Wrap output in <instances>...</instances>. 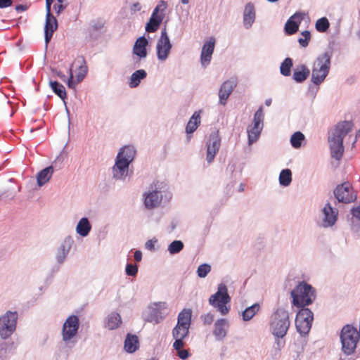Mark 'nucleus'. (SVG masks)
<instances>
[{"instance_id":"obj_1","label":"nucleus","mask_w":360,"mask_h":360,"mask_svg":"<svg viewBox=\"0 0 360 360\" xmlns=\"http://www.w3.org/2000/svg\"><path fill=\"white\" fill-rule=\"evenodd\" d=\"M354 124L351 121H342L338 122L331 130L328 136V143L331 151V155L336 160H340L343 155V139L346 138V143H351L353 147L358 139L359 131L352 136L349 133L352 131Z\"/></svg>"},{"instance_id":"obj_2","label":"nucleus","mask_w":360,"mask_h":360,"mask_svg":"<svg viewBox=\"0 0 360 360\" xmlns=\"http://www.w3.org/2000/svg\"><path fill=\"white\" fill-rule=\"evenodd\" d=\"M192 311L184 309L178 315L177 323L172 330V336L175 339L173 343L174 349L183 348L184 339L188 337L191 323Z\"/></svg>"},{"instance_id":"obj_3","label":"nucleus","mask_w":360,"mask_h":360,"mask_svg":"<svg viewBox=\"0 0 360 360\" xmlns=\"http://www.w3.org/2000/svg\"><path fill=\"white\" fill-rule=\"evenodd\" d=\"M292 304L297 307H305L316 299L315 290L305 282H300L292 291Z\"/></svg>"},{"instance_id":"obj_4","label":"nucleus","mask_w":360,"mask_h":360,"mask_svg":"<svg viewBox=\"0 0 360 360\" xmlns=\"http://www.w3.org/2000/svg\"><path fill=\"white\" fill-rule=\"evenodd\" d=\"M360 339V333L356 328L351 325L345 326L340 334L342 349L347 355L352 354L356 348Z\"/></svg>"},{"instance_id":"obj_5","label":"nucleus","mask_w":360,"mask_h":360,"mask_svg":"<svg viewBox=\"0 0 360 360\" xmlns=\"http://www.w3.org/2000/svg\"><path fill=\"white\" fill-rule=\"evenodd\" d=\"M330 68V56L328 53L320 55L314 63L311 82L318 85L323 82Z\"/></svg>"},{"instance_id":"obj_6","label":"nucleus","mask_w":360,"mask_h":360,"mask_svg":"<svg viewBox=\"0 0 360 360\" xmlns=\"http://www.w3.org/2000/svg\"><path fill=\"white\" fill-rule=\"evenodd\" d=\"M290 324L288 312L283 309H277L271 323L272 334L278 338H283L287 333Z\"/></svg>"},{"instance_id":"obj_7","label":"nucleus","mask_w":360,"mask_h":360,"mask_svg":"<svg viewBox=\"0 0 360 360\" xmlns=\"http://www.w3.org/2000/svg\"><path fill=\"white\" fill-rule=\"evenodd\" d=\"M231 302V297L228 294L226 285L221 283L218 286L217 292L211 295L209 303L222 314L226 315L229 313L230 307L226 304Z\"/></svg>"},{"instance_id":"obj_8","label":"nucleus","mask_w":360,"mask_h":360,"mask_svg":"<svg viewBox=\"0 0 360 360\" xmlns=\"http://www.w3.org/2000/svg\"><path fill=\"white\" fill-rule=\"evenodd\" d=\"M297 314L295 319V326L297 330L302 335L307 334L311 328L314 320L312 311L306 307H301Z\"/></svg>"},{"instance_id":"obj_9","label":"nucleus","mask_w":360,"mask_h":360,"mask_svg":"<svg viewBox=\"0 0 360 360\" xmlns=\"http://www.w3.org/2000/svg\"><path fill=\"white\" fill-rule=\"evenodd\" d=\"M18 314L15 311H8L0 317V336L6 339L11 335L16 328Z\"/></svg>"},{"instance_id":"obj_10","label":"nucleus","mask_w":360,"mask_h":360,"mask_svg":"<svg viewBox=\"0 0 360 360\" xmlns=\"http://www.w3.org/2000/svg\"><path fill=\"white\" fill-rule=\"evenodd\" d=\"M263 108L261 106L255 113L253 124L248 127V142L252 144L259 139L263 128Z\"/></svg>"},{"instance_id":"obj_11","label":"nucleus","mask_w":360,"mask_h":360,"mask_svg":"<svg viewBox=\"0 0 360 360\" xmlns=\"http://www.w3.org/2000/svg\"><path fill=\"white\" fill-rule=\"evenodd\" d=\"M79 320L77 316L71 315L65 321L62 328L63 340L70 342L77 333Z\"/></svg>"},{"instance_id":"obj_12","label":"nucleus","mask_w":360,"mask_h":360,"mask_svg":"<svg viewBox=\"0 0 360 360\" xmlns=\"http://www.w3.org/2000/svg\"><path fill=\"white\" fill-rule=\"evenodd\" d=\"M167 8V4L164 1H160L158 5L155 8L149 22L146 26V30L148 32H154L157 31L162 23L164 18L162 12Z\"/></svg>"},{"instance_id":"obj_13","label":"nucleus","mask_w":360,"mask_h":360,"mask_svg":"<svg viewBox=\"0 0 360 360\" xmlns=\"http://www.w3.org/2000/svg\"><path fill=\"white\" fill-rule=\"evenodd\" d=\"M334 195L338 202L344 203H349L356 199V195L348 182L338 185L334 190Z\"/></svg>"},{"instance_id":"obj_14","label":"nucleus","mask_w":360,"mask_h":360,"mask_svg":"<svg viewBox=\"0 0 360 360\" xmlns=\"http://www.w3.org/2000/svg\"><path fill=\"white\" fill-rule=\"evenodd\" d=\"M171 49L172 44L166 28H164L161 32L160 38L158 39L156 46L158 58L162 61L165 60L170 53Z\"/></svg>"},{"instance_id":"obj_15","label":"nucleus","mask_w":360,"mask_h":360,"mask_svg":"<svg viewBox=\"0 0 360 360\" xmlns=\"http://www.w3.org/2000/svg\"><path fill=\"white\" fill-rule=\"evenodd\" d=\"M120 158L121 154H117L112 167V174L115 179L122 180L127 176L129 164Z\"/></svg>"},{"instance_id":"obj_16","label":"nucleus","mask_w":360,"mask_h":360,"mask_svg":"<svg viewBox=\"0 0 360 360\" xmlns=\"http://www.w3.org/2000/svg\"><path fill=\"white\" fill-rule=\"evenodd\" d=\"M221 146V139L217 134H212L210 136L209 141L207 144V155L206 160L208 163L212 162L216 154L219 150Z\"/></svg>"},{"instance_id":"obj_17","label":"nucleus","mask_w":360,"mask_h":360,"mask_svg":"<svg viewBox=\"0 0 360 360\" xmlns=\"http://www.w3.org/2000/svg\"><path fill=\"white\" fill-rule=\"evenodd\" d=\"M84 61L82 60V63H81L77 70L76 75L74 76L72 68L69 70V79L68 81V86L70 88H75L77 84L81 82L87 73V67L84 64Z\"/></svg>"},{"instance_id":"obj_18","label":"nucleus","mask_w":360,"mask_h":360,"mask_svg":"<svg viewBox=\"0 0 360 360\" xmlns=\"http://www.w3.org/2000/svg\"><path fill=\"white\" fill-rule=\"evenodd\" d=\"M58 24L56 18L51 14V8L46 10V18L45 25V42L47 46L51 41L53 32L57 30Z\"/></svg>"},{"instance_id":"obj_19","label":"nucleus","mask_w":360,"mask_h":360,"mask_svg":"<svg viewBox=\"0 0 360 360\" xmlns=\"http://www.w3.org/2000/svg\"><path fill=\"white\" fill-rule=\"evenodd\" d=\"M237 82L234 79L225 81L221 86L219 91V103L221 105H225L226 101L233 91V89L236 86Z\"/></svg>"},{"instance_id":"obj_20","label":"nucleus","mask_w":360,"mask_h":360,"mask_svg":"<svg viewBox=\"0 0 360 360\" xmlns=\"http://www.w3.org/2000/svg\"><path fill=\"white\" fill-rule=\"evenodd\" d=\"M214 46L215 39L213 37H211L208 41L204 44L200 55V60L203 66H207L210 63Z\"/></svg>"},{"instance_id":"obj_21","label":"nucleus","mask_w":360,"mask_h":360,"mask_svg":"<svg viewBox=\"0 0 360 360\" xmlns=\"http://www.w3.org/2000/svg\"><path fill=\"white\" fill-rule=\"evenodd\" d=\"M324 217L323 226L324 227L331 226L337 221L338 211L333 209L330 203H327L323 209Z\"/></svg>"},{"instance_id":"obj_22","label":"nucleus","mask_w":360,"mask_h":360,"mask_svg":"<svg viewBox=\"0 0 360 360\" xmlns=\"http://www.w3.org/2000/svg\"><path fill=\"white\" fill-rule=\"evenodd\" d=\"M304 14L296 13L290 17L285 25V31L288 34H293L298 31L299 23Z\"/></svg>"},{"instance_id":"obj_23","label":"nucleus","mask_w":360,"mask_h":360,"mask_svg":"<svg viewBox=\"0 0 360 360\" xmlns=\"http://www.w3.org/2000/svg\"><path fill=\"white\" fill-rule=\"evenodd\" d=\"M151 308L150 314L147 316V321L157 324L164 319V314L160 311L163 307L165 308V303H154Z\"/></svg>"},{"instance_id":"obj_24","label":"nucleus","mask_w":360,"mask_h":360,"mask_svg":"<svg viewBox=\"0 0 360 360\" xmlns=\"http://www.w3.org/2000/svg\"><path fill=\"white\" fill-rule=\"evenodd\" d=\"M255 20V9L252 3H248L243 12V25L247 28L251 27Z\"/></svg>"},{"instance_id":"obj_25","label":"nucleus","mask_w":360,"mask_h":360,"mask_svg":"<svg viewBox=\"0 0 360 360\" xmlns=\"http://www.w3.org/2000/svg\"><path fill=\"white\" fill-rule=\"evenodd\" d=\"M229 328V323L226 319H218L214 323V328L213 334L217 340H222L226 335L227 329Z\"/></svg>"},{"instance_id":"obj_26","label":"nucleus","mask_w":360,"mask_h":360,"mask_svg":"<svg viewBox=\"0 0 360 360\" xmlns=\"http://www.w3.org/2000/svg\"><path fill=\"white\" fill-rule=\"evenodd\" d=\"M162 200L160 192L155 190L146 194L145 205L147 208L152 209L160 205Z\"/></svg>"},{"instance_id":"obj_27","label":"nucleus","mask_w":360,"mask_h":360,"mask_svg":"<svg viewBox=\"0 0 360 360\" xmlns=\"http://www.w3.org/2000/svg\"><path fill=\"white\" fill-rule=\"evenodd\" d=\"M147 45L148 41L144 37H141L137 39L133 48L134 54L141 58L146 57L147 51L146 47Z\"/></svg>"},{"instance_id":"obj_28","label":"nucleus","mask_w":360,"mask_h":360,"mask_svg":"<svg viewBox=\"0 0 360 360\" xmlns=\"http://www.w3.org/2000/svg\"><path fill=\"white\" fill-rule=\"evenodd\" d=\"M139 339L136 335L128 334L124 341V349L129 353H133L138 349Z\"/></svg>"},{"instance_id":"obj_29","label":"nucleus","mask_w":360,"mask_h":360,"mask_svg":"<svg viewBox=\"0 0 360 360\" xmlns=\"http://www.w3.org/2000/svg\"><path fill=\"white\" fill-rule=\"evenodd\" d=\"M122 323V319L120 314L112 312L110 314L106 319L105 327L110 330H114L119 327Z\"/></svg>"},{"instance_id":"obj_30","label":"nucleus","mask_w":360,"mask_h":360,"mask_svg":"<svg viewBox=\"0 0 360 360\" xmlns=\"http://www.w3.org/2000/svg\"><path fill=\"white\" fill-rule=\"evenodd\" d=\"M117 154H121V159L130 164L136 155V150L133 146H127L122 148Z\"/></svg>"},{"instance_id":"obj_31","label":"nucleus","mask_w":360,"mask_h":360,"mask_svg":"<svg viewBox=\"0 0 360 360\" xmlns=\"http://www.w3.org/2000/svg\"><path fill=\"white\" fill-rule=\"evenodd\" d=\"M147 73L143 69L135 71L134 73H132L130 77V82L129 83V86L131 88L137 87L139 85L141 80L145 79Z\"/></svg>"},{"instance_id":"obj_32","label":"nucleus","mask_w":360,"mask_h":360,"mask_svg":"<svg viewBox=\"0 0 360 360\" xmlns=\"http://www.w3.org/2000/svg\"><path fill=\"white\" fill-rule=\"evenodd\" d=\"M200 124V115L199 112H195L192 117L190 118L186 127V131L187 134H192L194 132Z\"/></svg>"},{"instance_id":"obj_33","label":"nucleus","mask_w":360,"mask_h":360,"mask_svg":"<svg viewBox=\"0 0 360 360\" xmlns=\"http://www.w3.org/2000/svg\"><path fill=\"white\" fill-rule=\"evenodd\" d=\"M53 172V167L50 166L42 169L37 175V183L39 186H42L47 183Z\"/></svg>"},{"instance_id":"obj_34","label":"nucleus","mask_w":360,"mask_h":360,"mask_svg":"<svg viewBox=\"0 0 360 360\" xmlns=\"http://www.w3.org/2000/svg\"><path fill=\"white\" fill-rule=\"evenodd\" d=\"M309 70L305 65H302L294 71L292 77L297 82H302L309 77Z\"/></svg>"},{"instance_id":"obj_35","label":"nucleus","mask_w":360,"mask_h":360,"mask_svg":"<svg viewBox=\"0 0 360 360\" xmlns=\"http://www.w3.org/2000/svg\"><path fill=\"white\" fill-rule=\"evenodd\" d=\"M77 232L82 236H86L90 230L91 225L87 218H82L78 222L76 228Z\"/></svg>"},{"instance_id":"obj_36","label":"nucleus","mask_w":360,"mask_h":360,"mask_svg":"<svg viewBox=\"0 0 360 360\" xmlns=\"http://www.w3.org/2000/svg\"><path fill=\"white\" fill-rule=\"evenodd\" d=\"M49 84L51 89L56 95H58L62 100H65L66 98L67 94L63 84L56 81H51Z\"/></svg>"},{"instance_id":"obj_37","label":"nucleus","mask_w":360,"mask_h":360,"mask_svg":"<svg viewBox=\"0 0 360 360\" xmlns=\"http://www.w3.org/2000/svg\"><path fill=\"white\" fill-rule=\"evenodd\" d=\"M292 181V172L290 169H283L279 175V183L283 186H288L290 185Z\"/></svg>"},{"instance_id":"obj_38","label":"nucleus","mask_w":360,"mask_h":360,"mask_svg":"<svg viewBox=\"0 0 360 360\" xmlns=\"http://www.w3.org/2000/svg\"><path fill=\"white\" fill-rule=\"evenodd\" d=\"M259 305L258 304H254L253 305L246 308L243 312V319L244 321L250 320L255 314L259 310Z\"/></svg>"},{"instance_id":"obj_39","label":"nucleus","mask_w":360,"mask_h":360,"mask_svg":"<svg viewBox=\"0 0 360 360\" xmlns=\"http://www.w3.org/2000/svg\"><path fill=\"white\" fill-rule=\"evenodd\" d=\"M304 139V134L300 131L295 132L290 139V143L292 146L295 148H298L302 145V141Z\"/></svg>"},{"instance_id":"obj_40","label":"nucleus","mask_w":360,"mask_h":360,"mask_svg":"<svg viewBox=\"0 0 360 360\" xmlns=\"http://www.w3.org/2000/svg\"><path fill=\"white\" fill-rule=\"evenodd\" d=\"M292 66V59L290 58H285L281 65V73L284 76H289L290 75V69Z\"/></svg>"},{"instance_id":"obj_41","label":"nucleus","mask_w":360,"mask_h":360,"mask_svg":"<svg viewBox=\"0 0 360 360\" xmlns=\"http://www.w3.org/2000/svg\"><path fill=\"white\" fill-rule=\"evenodd\" d=\"M330 23L326 17L319 18L316 22V29L319 32H324L329 28Z\"/></svg>"},{"instance_id":"obj_42","label":"nucleus","mask_w":360,"mask_h":360,"mask_svg":"<svg viewBox=\"0 0 360 360\" xmlns=\"http://www.w3.org/2000/svg\"><path fill=\"white\" fill-rule=\"evenodd\" d=\"M184 248V243L181 240H174L170 243L168 250L171 254H176Z\"/></svg>"},{"instance_id":"obj_43","label":"nucleus","mask_w":360,"mask_h":360,"mask_svg":"<svg viewBox=\"0 0 360 360\" xmlns=\"http://www.w3.org/2000/svg\"><path fill=\"white\" fill-rule=\"evenodd\" d=\"M302 37L298 40L299 44L302 47H307L311 39V34L309 31L305 30L301 32Z\"/></svg>"},{"instance_id":"obj_44","label":"nucleus","mask_w":360,"mask_h":360,"mask_svg":"<svg viewBox=\"0 0 360 360\" xmlns=\"http://www.w3.org/2000/svg\"><path fill=\"white\" fill-rule=\"evenodd\" d=\"M210 271V265L207 264H202L198 267L197 274L200 278H205Z\"/></svg>"},{"instance_id":"obj_45","label":"nucleus","mask_w":360,"mask_h":360,"mask_svg":"<svg viewBox=\"0 0 360 360\" xmlns=\"http://www.w3.org/2000/svg\"><path fill=\"white\" fill-rule=\"evenodd\" d=\"M201 319L204 325H211L214 321V315L211 313L201 316Z\"/></svg>"},{"instance_id":"obj_46","label":"nucleus","mask_w":360,"mask_h":360,"mask_svg":"<svg viewBox=\"0 0 360 360\" xmlns=\"http://www.w3.org/2000/svg\"><path fill=\"white\" fill-rule=\"evenodd\" d=\"M138 272V267L136 265L127 264L126 266V274L129 276H134Z\"/></svg>"},{"instance_id":"obj_47","label":"nucleus","mask_w":360,"mask_h":360,"mask_svg":"<svg viewBox=\"0 0 360 360\" xmlns=\"http://www.w3.org/2000/svg\"><path fill=\"white\" fill-rule=\"evenodd\" d=\"M177 352L178 356L181 359H186L189 356V352L187 349H182V348L175 349Z\"/></svg>"},{"instance_id":"obj_48","label":"nucleus","mask_w":360,"mask_h":360,"mask_svg":"<svg viewBox=\"0 0 360 360\" xmlns=\"http://www.w3.org/2000/svg\"><path fill=\"white\" fill-rule=\"evenodd\" d=\"M59 251H60V254L57 256V259L59 263H62L66 257V252L65 250V247L64 246L61 247L60 248Z\"/></svg>"},{"instance_id":"obj_49","label":"nucleus","mask_w":360,"mask_h":360,"mask_svg":"<svg viewBox=\"0 0 360 360\" xmlns=\"http://www.w3.org/2000/svg\"><path fill=\"white\" fill-rule=\"evenodd\" d=\"M65 8V6L63 5V3L58 2V4H56L54 5V9L58 14L60 13L61 11H63Z\"/></svg>"},{"instance_id":"obj_50","label":"nucleus","mask_w":360,"mask_h":360,"mask_svg":"<svg viewBox=\"0 0 360 360\" xmlns=\"http://www.w3.org/2000/svg\"><path fill=\"white\" fill-rule=\"evenodd\" d=\"M156 242V240H148L146 243V248L149 250H153L155 249V243Z\"/></svg>"},{"instance_id":"obj_51","label":"nucleus","mask_w":360,"mask_h":360,"mask_svg":"<svg viewBox=\"0 0 360 360\" xmlns=\"http://www.w3.org/2000/svg\"><path fill=\"white\" fill-rule=\"evenodd\" d=\"M12 0H0V8H4L11 6Z\"/></svg>"},{"instance_id":"obj_52","label":"nucleus","mask_w":360,"mask_h":360,"mask_svg":"<svg viewBox=\"0 0 360 360\" xmlns=\"http://www.w3.org/2000/svg\"><path fill=\"white\" fill-rule=\"evenodd\" d=\"M134 259L136 262H140L142 259V252L140 250H136L134 252Z\"/></svg>"},{"instance_id":"obj_53","label":"nucleus","mask_w":360,"mask_h":360,"mask_svg":"<svg viewBox=\"0 0 360 360\" xmlns=\"http://www.w3.org/2000/svg\"><path fill=\"white\" fill-rule=\"evenodd\" d=\"M141 6L139 3H135L131 6V10H133L134 11H139L141 10Z\"/></svg>"},{"instance_id":"obj_54","label":"nucleus","mask_w":360,"mask_h":360,"mask_svg":"<svg viewBox=\"0 0 360 360\" xmlns=\"http://www.w3.org/2000/svg\"><path fill=\"white\" fill-rule=\"evenodd\" d=\"M54 0H46V9L49 10Z\"/></svg>"},{"instance_id":"obj_55","label":"nucleus","mask_w":360,"mask_h":360,"mask_svg":"<svg viewBox=\"0 0 360 360\" xmlns=\"http://www.w3.org/2000/svg\"><path fill=\"white\" fill-rule=\"evenodd\" d=\"M27 150L29 151V155H30V156H34V152H33V150H34V148H32V149H29V148H27Z\"/></svg>"},{"instance_id":"obj_56","label":"nucleus","mask_w":360,"mask_h":360,"mask_svg":"<svg viewBox=\"0 0 360 360\" xmlns=\"http://www.w3.org/2000/svg\"><path fill=\"white\" fill-rule=\"evenodd\" d=\"M15 8H16L17 11H22V4H20V5L16 6Z\"/></svg>"},{"instance_id":"obj_57","label":"nucleus","mask_w":360,"mask_h":360,"mask_svg":"<svg viewBox=\"0 0 360 360\" xmlns=\"http://www.w3.org/2000/svg\"><path fill=\"white\" fill-rule=\"evenodd\" d=\"M58 75L60 78H61L63 80H65V76L64 75H62L60 72L58 73Z\"/></svg>"},{"instance_id":"obj_58","label":"nucleus","mask_w":360,"mask_h":360,"mask_svg":"<svg viewBox=\"0 0 360 360\" xmlns=\"http://www.w3.org/2000/svg\"><path fill=\"white\" fill-rule=\"evenodd\" d=\"M271 100H266L265 103L266 105H271Z\"/></svg>"},{"instance_id":"obj_59","label":"nucleus","mask_w":360,"mask_h":360,"mask_svg":"<svg viewBox=\"0 0 360 360\" xmlns=\"http://www.w3.org/2000/svg\"><path fill=\"white\" fill-rule=\"evenodd\" d=\"M181 2L184 4H187L189 1V0H181Z\"/></svg>"},{"instance_id":"obj_60","label":"nucleus","mask_w":360,"mask_h":360,"mask_svg":"<svg viewBox=\"0 0 360 360\" xmlns=\"http://www.w3.org/2000/svg\"><path fill=\"white\" fill-rule=\"evenodd\" d=\"M58 3H63L65 0H57Z\"/></svg>"},{"instance_id":"obj_61","label":"nucleus","mask_w":360,"mask_h":360,"mask_svg":"<svg viewBox=\"0 0 360 360\" xmlns=\"http://www.w3.org/2000/svg\"><path fill=\"white\" fill-rule=\"evenodd\" d=\"M27 162L31 163V160H27V162H25V161H24V164H27Z\"/></svg>"},{"instance_id":"obj_62","label":"nucleus","mask_w":360,"mask_h":360,"mask_svg":"<svg viewBox=\"0 0 360 360\" xmlns=\"http://www.w3.org/2000/svg\"><path fill=\"white\" fill-rule=\"evenodd\" d=\"M23 10L25 11L26 10V7L24 6V8H23Z\"/></svg>"}]
</instances>
